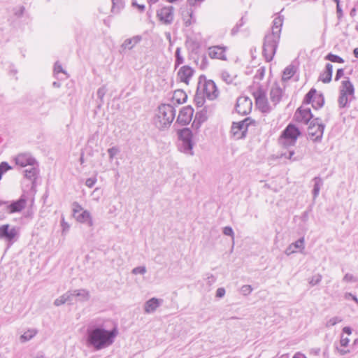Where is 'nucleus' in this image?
I'll return each mask as SVG.
<instances>
[{
	"label": "nucleus",
	"mask_w": 358,
	"mask_h": 358,
	"mask_svg": "<svg viewBox=\"0 0 358 358\" xmlns=\"http://www.w3.org/2000/svg\"><path fill=\"white\" fill-rule=\"evenodd\" d=\"M117 334V327L107 330L103 325L92 327L87 331V344L95 350H100L113 345Z\"/></svg>",
	"instance_id": "nucleus-1"
},
{
	"label": "nucleus",
	"mask_w": 358,
	"mask_h": 358,
	"mask_svg": "<svg viewBox=\"0 0 358 358\" xmlns=\"http://www.w3.org/2000/svg\"><path fill=\"white\" fill-rule=\"evenodd\" d=\"M283 16L279 15L273 21L271 31L266 34L263 43V55L267 62L273 59L280 38Z\"/></svg>",
	"instance_id": "nucleus-2"
},
{
	"label": "nucleus",
	"mask_w": 358,
	"mask_h": 358,
	"mask_svg": "<svg viewBox=\"0 0 358 358\" xmlns=\"http://www.w3.org/2000/svg\"><path fill=\"white\" fill-rule=\"evenodd\" d=\"M176 115L175 108L169 104H162L158 107L153 122L156 127L162 130L170 127Z\"/></svg>",
	"instance_id": "nucleus-3"
},
{
	"label": "nucleus",
	"mask_w": 358,
	"mask_h": 358,
	"mask_svg": "<svg viewBox=\"0 0 358 358\" xmlns=\"http://www.w3.org/2000/svg\"><path fill=\"white\" fill-rule=\"evenodd\" d=\"M197 90L210 100L215 99L219 95L215 83L211 80H206L203 75L199 78Z\"/></svg>",
	"instance_id": "nucleus-4"
},
{
	"label": "nucleus",
	"mask_w": 358,
	"mask_h": 358,
	"mask_svg": "<svg viewBox=\"0 0 358 358\" xmlns=\"http://www.w3.org/2000/svg\"><path fill=\"white\" fill-rule=\"evenodd\" d=\"M20 236V229L9 224L0 225V240L5 242L7 249L15 243Z\"/></svg>",
	"instance_id": "nucleus-5"
},
{
	"label": "nucleus",
	"mask_w": 358,
	"mask_h": 358,
	"mask_svg": "<svg viewBox=\"0 0 358 358\" xmlns=\"http://www.w3.org/2000/svg\"><path fill=\"white\" fill-rule=\"evenodd\" d=\"M178 148L181 152L193 155L192 132L189 128H184L178 131Z\"/></svg>",
	"instance_id": "nucleus-6"
},
{
	"label": "nucleus",
	"mask_w": 358,
	"mask_h": 358,
	"mask_svg": "<svg viewBox=\"0 0 358 358\" xmlns=\"http://www.w3.org/2000/svg\"><path fill=\"white\" fill-rule=\"evenodd\" d=\"M300 134L299 129L295 125L289 124L282 131L280 142L285 147L293 146Z\"/></svg>",
	"instance_id": "nucleus-7"
},
{
	"label": "nucleus",
	"mask_w": 358,
	"mask_h": 358,
	"mask_svg": "<svg viewBox=\"0 0 358 358\" xmlns=\"http://www.w3.org/2000/svg\"><path fill=\"white\" fill-rule=\"evenodd\" d=\"M252 94L255 99V103L257 108L264 113L271 112V107L269 106L266 94L262 87L258 86L257 89L252 92Z\"/></svg>",
	"instance_id": "nucleus-8"
},
{
	"label": "nucleus",
	"mask_w": 358,
	"mask_h": 358,
	"mask_svg": "<svg viewBox=\"0 0 358 358\" xmlns=\"http://www.w3.org/2000/svg\"><path fill=\"white\" fill-rule=\"evenodd\" d=\"M324 129V125L322 123L321 119L316 117L313 119L308 128V136L313 141H320Z\"/></svg>",
	"instance_id": "nucleus-9"
},
{
	"label": "nucleus",
	"mask_w": 358,
	"mask_h": 358,
	"mask_svg": "<svg viewBox=\"0 0 358 358\" xmlns=\"http://www.w3.org/2000/svg\"><path fill=\"white\" fill-rule=\"evenodd\" d=\"M5 206V209L9 214L20 213L26 207L27 199L24 195H22L18 200L10 203H8V201H0V206Z\"/></svg>",
	"instance_id": "nucleus-10"
},
{
	"label": "nucleus",
	"mask_w": 358,
	"mask_h": 358,
	"mask_svg": "<svg viewBox=\"0 0 358 358\" xmlns=\"http://www.w3.org/2000/svg\"><path fill=\"white\" fill-rule=\"evenodd\" d=\"M174 8L173 6H164L157 12L159 20L164 24H171L173 21Z\"/></svg>",
	"instance_id": "nucleus-11"
},
{
	"label": "nucleus",
	"mask_w": 358,
	"mask_h": 358,
	"mask_svg": "<svg viewBox=\"0 0 358 358\" xmlns=\"http://www.w3.org/2000/svg\"><path fill=\"white\" fill-rule=\"evenodd\" d=\"M252 106V100L248 96H240L238 98L236 104V110L241 115H247L251 110Z\"/></svg>",
	"instance_id": "nucleus-12"
},
{
	"label": "nucleus",
	"mask_w": 358,
	"mask_h": 358,
	"mask_svg": "<svg viewBox=\"0 0 358 358\" xmlns=\"http://www.w3.org/2000/svg\"><path fill=\"white\" fill-rule=\"evenodd\" d=\"M294 117L296 122L308 124L313 120V115L309 108H303L300 107L295 112Z\"/></svg>",
	"instance_id": "nucleus-13"
},
{
	"label": "nucleus",
	"mask_w": 358,
	"mask_h": 358,
	"mask_svg": "<svg viewBox=\"0 0 358 358\" xmlns=\"http://www.w3.org/2000/svg\"><path fill=\"white\" fill-rule=\"evenodd\" d=\"M247 121H250V118L247 117L245 120H243V121L233 123V124L231 126V133L237 139L245 137L247 131H246V128L244 127H245L244 124Z\"/></svg>",
	"instance_id": "nucleus-14"
},
{
	"label": "nucleus",
	"mask_w": 358,
	"mask_h": 358,
	"mask_svg": "<svg viewBox=\"0 0 358 358\" xmlns=\"http://www.w3.org/2000/svg\"><path fill=\"white\" fill-rule=\"evenodd\" d=\"M194 114V110L191 106L183 107L178 116L177 122L182 125L190 122Z\"/></svg>",
	"instance_id": "nucleus-15"
},
{
	"label": "nucleus",
	"mask_w": 358,
	"mask_h": 358,
	"mask_svg": "<svg viewBox=\"0 0 358 358\" xmlns=\"http://www.w3.org/2000/svg\"><path fill=\"white\" fill-rule=\"evenodd\" d=\"M227 48L221 45H215L208 48V54L211 59H217L221 60H226L225 52Z\"/></svg>",
	"instance_id": "nucleus-16"
},
{
	"label": "nucleus",
	"mask_w": 358,
	"mask_h": 358,
	"mask_svg": "<svg viewBox=\"0 0 358 358\" xmlns=\"http://www.w3.org/2000/svg\"><path fill=\"white\" fill-rule=\"evenodd\" d=\"M15 161L17 165L22 167L36 164V159L29 153H21L16 156Z\"/></svg>",
	"instance_id": "nucleus-17"
},
{
	"label": "nucleus",
	"mask_w": 358,
	"mask_h": 358,
	"mask_svg": "<svg viewBox=\"0 0 358 358\" xmlns=\"http://www.w3.org/2000/svg\"><path fill=\"white\" fill-rule=\"evenodd\" d=\"M193 73L194 70L190 66H183L178 71V76L182 82L187 84Z\"/></svg>",
	"instance_id": "nucleus-18"
},
{
	"label": "nucleus",
	"mask_w": 358,
	"mask_h": 358,
	"mask_svg": "<svg viewBox=\"0 0 358 358\" xmlns=\"http://www.w3.org/2000/svg\"><path fill=\"white\" fill-rule=\"evenodd\" d=\"M341 92H344L345 95L355 98V88L349 78H345V80L342 81L340 87V93Z\"/></svg>",
	"instance_id": "nucleus-19"
},
{
	"label": "nucleus",
	"mask_w": 358,
	"mask_h": 358,
	"mask_svg": "<svg viewBox=\"0 0 358 358\" xmlns=\"http://www.w3.org/2000/svg\"><path fill=\"white\" fill-rule=\"evenodd\" d=\"M304 238L301 237L296 242L290 244L285 250V254L289 256L294 252H296V250L299 249L301 251L303 250L305 248L304 246Z\"/></svg>",
	"instance_id": "nucleus-20"
},
{
	"label": "nucleus",
	"mask_w": 358,
	"mask_h": 358,
	"mask_svg": "<svg viewBox=\"0 0 358 358\" xmlns=\"http://www.w3.org/2000/svg\"><path fill=\"white\" fill-rule=\"evenodd\" d=\"M160 306V300L156 298H152L147 301L144 305V311L145 313H151L156 310Z\"/></svg>",
	"instance_id": "nucleus-21"
},
{
	"label": "nucleus",
	"mask_w": 358,
	"mask_h": 358,
	"mask_svg": "<svg viewBox=\"0 0 358 358\" xmlns=\"http://www.w3.org/2000/svg\"><path fill=\"white\" fill-rule=\"evenodd\" d=\"M142 40L141 36H134L130 38L126 39L121 45V48L124 50H131L136 44Z\"/></svg>",
	"instance_id": "nucleus-22"
},
{
	"label": "nucleus",
	"mask_w": 358,
	"mask_h": 358,
	"mask_svg": "<svg viewBox=\"0 0 358 358\" xmlns=\"http://www.w3.org/2000/svg\"><path fill=\"white\" fill-rule=\"evenodd\" d=\"M282 90L279 86H274L270 91V99L273 103L274 106H276L281 100L282 98Z\"/></svg>",
	"instance_id": "nucleus-23"
},
{
	"label": "nucleus",
	"mask_w": 358,
	"mask_h": 358,
	"mask_svg": "<svg viewBox=\"0 0 358 358\" xmlns=\"http://www.w3.org/2000/svg\"><path fill=\"white\" fill-rule=\"evenodd\" d=\"M333 73L332 64L327 63L325 66V70L320 76V80L324 83H329L331 80Z\"/></svg>",
	"instance_id": "nucleus-24"
},
{
	"label": "nucleus",
	"mask_w": 358,
	"mask_h": 358,
	"mask_svg": "<svg viewBox=\"0 0 358 358\" xmlns=\"http://www.w3.org/2000/svg\"><path fill=\"white\" fill-rule=\"evenodd\" d=\"M78 222L81 223H86L89 227L93 225V221L91 215L88 210H83L80 214L76 216Z\"/></svg>",
	"instance_id": "nucleus-25"
},
{
	"label": "nucleus",
	"mask_w": 358,
	"mask_h": 358,
	"mask_svg": "<svg viewBox=\"0 0 358 358\" xmlns=\"http://www.w3.org/2000/svg\"><path fill=\"white\" fill-rule=\"evenodd\" d=\"M24 172L25 178L34 182L38 174V164L31 166L30 168L25 169Z\"/></svg>",
	"instance_id": "nucleus-26"
},
{
	"label": "nucleus",
	"mask_w": 358,
	"mask_h": 358,
	"mask_svg": "<svg viewBox=\"0 0 358 358\" xmlns=\"http://www.w3.org/2000/svg\"><path fill=\"white\" fill-rule=\"evenodd\" d=\"M313 180L314 182L313 196V199H315L319 195L321 187L323 185V180L319 176L315 177Z\"/></svg>",
	"instance_id": "nucleus-27"
},
{
	"label": "nucleus",
	"mask_w": 358,
	"mask_h": 358,
	"mask_svg": "<svg viewBox=\"0 0 358 358\" xmlns=\"http://www.w3.org/2000/svg\"><path fill=\"white\" fill-rule=\"evenodd\" d=\"M206 110L205 109L201 110L196 113L195 119L193 122L192 126H195L196 127H199V125L205 122L207 120V116L206 115Z\"/></svg>",
	"instance_id": "nucleus-28"
},
{
	"label": "nucleus",
	"mask_w": 358,
	"mask_h": 358,
	"mask_svg": "<svg viewBox=\"0 0 358 358\" xmlns=\"http://www.w3.org/2000/svg\"><path fill=\"white\" fill-rule=\"evenodd\" d=\"M353 99L350 96L345 95L344 92L340 93L338 100L339 107L341 108L349 107V102Z\"/></svg>",
	"instance_id": "nucleus-29"
},
{
	"label": "nucleus",
	"mask_w": 358,
	"mask_h": 358,
	"mask_svg": "<svg viewBox=\"0 0 358 358\" xmlns=\"http://www.w3.org/2000/svg\"><path fill=\"white\" fill-rule=\"evenodd\" d=\"M324 103V99L322 94H316L313 99L312 106L315 109L320 108Z\"/></svg>",
	"instance_id": "nucleus-30"
},
{
	"label": "nucleus",
	"mask_w": 358,
	"mask_h": 358,
	"mask_svg": "<svg viewBox=\"0 0 358 358\" xmlns=\"http://www.w3.org/2000/svg\"><path fill=\"white\" fill-rule=\"evenodd\" d=\"M74 294L80 301H87L90 296L89 291L85 289H75Z\"/></svg>",
	"instance_id": "nucleus-31"
},
{
	"label": "nucleus",
	"mask_w": 358,
	"mask_h": 358,
	"mask_svg": "<svg viewBox=\"0 0 358 358\" xmlns=\"http://www.w3.org/2000/svg\"><path fill=\"white\" fill-rule=\"evenodd\" d=\"M187 96L182 90H176L173 93V99L176 100L178 103H182L186 101Z\"/></svg>",
	"instance_id": "nucleus-32"
},
{
	"label": "nucleus",
	"mask_w": 358,
	"mask_h": 358,
	"mask_svg": "<svg viewBox=\"0 0 358 358\" xmlns=\"http://www.w3.org/2000/svg\"><path fill=\"white\" fill-rule=\"evenodd\" d=\"M37 334V330L35 329H29L25 331L21 336V342H26L34 338Z\"/></svg>",
	"instance_id": "nucleus-33"
},
{
	"label": "nucleus",
	"mask_w": 358,
	"mask_h": 358,
	"mask_svg": "<svg viewBox=\"0 0 358 358\" xmlns=\"http://www.w3.org/2000/svg\"><path fill=\"white\" fill-rule=\"evenodd\" d=\"M295 73L294 67L292 65L287 66L283 71L282 80H287L290 79Z\"/></svg>",
	"instance_id": "nucleus-34"
},
{
	"label": "nucleus",
	"mask_w": 358,
	"mask_h": 358,
	"mask_svg": "<svg viewBox=\"0 0 358 358\" xmlns=\"http://www.w3.org/2000/svg\"><path fill=\"white\" fill-rule=\"evenodd\" d=\"M317 91L315 89H311L305 96L303 103L309 104L313 103V99L316 95Z\"/></svg>",
	"instance_id": "nucleus-35"
},
{
	"label": "nucleus",
	"mask_w": 358,
	"mask_h": 358,
	"mask_svg": "<svg viewBox=\"0 0 358 358\" xmlns=\"http://www.w3.org/2000/svg\"><path fill=\"white\" fill-rule=\"evenodd\" d=\"M204 96L205 95H203L201 92H198V90H196L194 102L198 107H201L204 104Z\"/></svg>",
	"instance_id": "nucleus-36"
},
{
	"label": "nucleus",
	"mask_w": 358,
	"mask_h": 358,
	"mask_svg": "<svg viewBox=\"0 0 358 358\" xmlns=\"http://www.w3.org/2000/svg\"><path fill=\"white\" fill-rule=\"evenodd\" d=\"M325 59L329 60L331 62H335V63H343L344 62V60L343 58H341V57H339L336 55H334L332 53H329L325 57Z\"/></svg>",
	"instance_id": "nucleus-37"
},
{
	"label": "nucleus",
	"mask_w": 358,
	"mask_h": 358,
	"mask_svg": "<svg viewBox=\"0 0 358 358\" xmlns=\"http://www.w3.org/2000/svg\"><path fill=\"white\" fill-rule=\"evenodd\" d=\"M107 92V89L106 86H102L99 87L96 92V96L98 99L100 100L99 105H101L103 103V97Z\"/></svg>",
	"instance_id": "nucleus-38"
},
{
	"label": "nucleus",
	"mask_w": 358,
	"mask_h": 358,
	"mask_svg": "<svg viewBox=\"0 0 358 358\" xmlns=\"http://www.w3.org/2000/svg\"><path fill=\"white\" fill-rule=\"evenodd\" d=\"M180 48H177L176 50V64L175 68L176 69L179 65L182 64L184 62V59L180 55Z\"/></svg>",
	"instance_id": "nucleus-39"
},
{
	"label": "nucleus",
	"mask_w": 358,
	"mask_h": 358,
	"mask_svg": "<svg viewBox=\"0 0 358 358\" xmlns=\"http://www.w3.org/2000/svg\"><path fill=\"white\" fill-rule=\"evenodd\" d=\"M68 299H69V296L65 295V294H64L63 295L60 296L59 297H58L57 299H56L55 300L54 305L56 306H59L66 303L68 301Z\"/></svg>",
	"instance_id": "nucleus-40"
},
{
	"label": "nucleus",
	"mask_w": 358,
	"mask_h": 358,
	"mask_svg": "<svg viewBox=\"0 0 358 358\" xmlns=\"http://www.w3.org/2000/svg\"><path fill=\"white\" fill-rule=\"evenodd\" d=\"M110 161H112L113 158L120 152V149L117 146H113L107 150Z\"/></svg>",
	"instance_id": "nucleus-41"
},
{
	"label": "nucleus",
	"mask_w": 358,
	"mask_h": 358,
	"mask_svg": "<svg viewBox=\"0 0 358 358\" xmlns=\"http://www.w3.org/2000/svg\"><path fill=\"white\" fill-rule=\"evenodd\" d=\"M342 320H343L342 318L340 317H331V319H329L327 322L325 326H326V327L329 328L330 327L336 325V324H338L339 322H341Z\"/></svg>",
	"instance_id": "nucleus-42"
},
{
	"label": "nucleus",
	"mask_w": 358,
	"mask_h": 358,
	"mask_svg": "<svg viewBox=\"0 0 358 358\" xmlns=\"http://www.w3.org/2000/svg\"><path fill=\"white\" fill-rule=\"evenodd\" d=\"M322 275L320 274H317L315 275H313L310 280L309 283L312 286L316 285L319 284L322 280Z\"/></svg>",
	"instance_id": "nucleus-43"
},
{
	"label": "nucleus",
	"mask_w": 358,
	"mask_h": 358,
	"mask_svg": "<svg viewBox=\"0 0 358 358\" xmlns=\"http://www.w3.org/2000/svg\"><path fill=\"white\" fill-rule=\"evenodd\" d=\"M252 287L248 285H243L241 288V293L245 296L250 294L252 292Z\"/></svg>",
	"instance_id": "nucleus-44"
},
{
	"label": "nucleus",
	"mask_w": 358,
	"mask_h": 358,
	"mask_svg": "<svg viewBox=\"0 0 358 358\" xmlns=\"http://www.w3.org/2000/svg\"><path fill=\"white\" fill-rule=\"evenodd\" d=\"M132 273L134 275L144 274L146 273V268L145 266H137L132 270Z\"/></svg>",
	"instance_id": "nucleus-45"
},
{
	"label": "nucleus",
	"mask_w": 358,
	"mask_h": 358,
	"mask_svg": "<svg viewBox=\"0 0 358 358\" xmlns=\"http://www.w3.org/2000/svg\"><path fill=\"white\" fill-rule=\"evenodd\" d=\"M11 169V166H9V164L7 162H1L0 164V172L2 173H4L7 171Z\"/></svg>",
	"instance_id": "nucleus-46"
},
{
	"label": "nucleus",
	"mask_w": 358,
	"mask_h": 358,
	"mask_svg": "<svg viewBox=\"0 0 358 358\" xmlns=\"http://www.w3.org/2000/svg\"><path fill=\"white\" fill-rule=\"evenodd\" d=\"M343 280L347 282H357V279L350 273H346L344 275Z\"/></svg>",
	"instance_id": "nucleus-47"
},
{
	"label": "nucleus",
	"mask_w": 358,
	"mask_h": 358,
	"mask_svg": "<svg viewBox=\"0 0 358 358\" xmlns=\"http://www.w3.org/2000/svg\"><path fill=\"white\" fill-rule=\"evenodd\" d=\"M223 234L226 236L234 237V231L231 227H225L223 229Z\"/></svg>",
	"instance_id": "nucleus-48"
},
{
	"label": "nucleus",
	"mask_w": 358,
	"mask_h": 358,
	"mask_svg": "<svg viewBox=\"0 0 358 358\" xmlns=\"http://www.w3.org/2000/svg\"><path fill=\"white\" fill-rule=\"evenodd\" d=\"M344 298L345 299H352L358 305V299L355 295H353L352 294H351L350 292H346L344 294Z\"/></svg>",
	"instance_id": "nucleus-49"
},
{
	"label": "nucleus",
	"mask_w": 358,
	"mask_h": 358,
	"mask_svg": "<svg viewBox=\"0 0 358 358\" xmlns=\"http://www.w3.org/2000/svg\"><path fill=\"white\" fill-rule=\"evenodd\" d=\"M54 71L55 73H64L62 65L59 62H56L54 66Z\"/></svg>",
	"instance_id": "nucleus-50"
},
{
	"label": "nucleus",
	"mask_w": 358,
	"mask_h": 358,
	"mask_svg": "<svg viewBox=\"0 0 358 358\" xmlns=\"http://www.w3.org/2000/svg\"><path fill=\"white\" fill-rule=\"evenodd\" d=\"M73 215H76V214L78 212H80V210H83L82 208V206L77 202H74L73 203Z\"/></svg>",
	"instance_id": "nucleus-51"
},
{
	"label": "nucleus",
	"mask_w": 358,
	"mask_h": 358,
	"mask_svg": "<svg viewBox=\"0 0 358 358\" xmlns=\"http://www.w3.org/2000/svg\"><path fill=\"white\" fill-rule=\"evenodd\" d=\"M96 180L95 178H87L85 181V185L86 186H87L88 187H92L95 182H96Z\"/></svg>",
	"instance_id": "nucleus-52"
},
{
	"label": "nucleus",
	"mask_w": 358,
	"mask_h": 358,
	"mask_svg": "<svg viewBox=\"0 0 358 358\" xmlns=\"http://www.w3.org/2000/svg\"><path fill=\"white\" fill-rule=\"evenodd\" d=\"M349 342H350V339L348 338H347V337L344 338L343 335L341 336V341H340V343H341V346H343V347L348 346L349 344Z\"/></svg>",
	"instance_id": "nucleus-53"
},
{
	"label": "nucleus",
	"mask_w": 358,
	"mask_h": 358,
	"mask_svg": "<svg viewBox=\"0 0 358 358\" xmlns=\"http://www.w3.org/2000/svg\"><path fill=\"white\" fill-rule=\"evenodd\" d=\"M65 295H68L69 296V299H68L67 302L71 303L73 302V298L75 297L74 290L66 292L65 293Z\"/></svg>",
	"instance_id": "nucleus-54"
},
{
	"label": "nucleus",
	"mask_w": 358,
	"mask_h": 358,
	"mask_svg": "<svg viewBox=\"0 0 358 358\" xmlns=\"http://www.w3.org/2000/svg\"><path fill=\"white\" fill-rule=\"evenodd\" d=\"M61 225L62 227L63 231H68L70 227L69 224L65 221L64 217H62Z\"/></svg>",
	"instance_id": "nucleus-55"
},
{
	"label": "nucleus",
	"mask_w": 358,
	"mask_h": 358,
	"mask_svg": "<svg viewBox=\"0 0 358 358\" xmlns=\"http://www.w3.org/2000/svg\"><path fill=\"white\" fill-rule=\"evenodd\" d=\"M225 294V289L223 287L218 288L216 291V296L222 298Z\"/></svg>",
	"instance_id": "nucleus-56"
},
{
	"label": "nucleus",
	"mask_w": 358,
	"mask_h": 358,
	"mask_svg": "<svg viewBox=\"0 0 358 358\" xmlns=\"http://www.w3.org/2000/svg\"><path fill=\"white\" fill-rule=\"evenodd\" d=\"M344 71L343 69H338L336 71L335 80L338 81L342 76H343Z\"/></svg>",
	"instance_id": "nucleus-57"
},
{
	"label": "nucleus",
	"mask_w": 358,
	"mask_h": 358,
	"mask_svg": "<svg viewBox=\"0 0 358 358\" xmlns=\"http://www.w3.org/2000/svg\"><path fill=\"white\" fill-rule=\"evenodd\" d=\"M336 13L338 20H341L343 15V10L340 5H336Z\"/></svg>",
	"instance_id": "nucleus-58"
},
{
	"label": "nucleus",
	"mask_w": 358,
	"mask_h": 358,
	"mask_svg": "<svg viewBox=\"0 0 358 358\" xmlns=\"http://www.w3.org/2000/svg\"><path fill=\"white\" fill-rule=\"evenodd\" d=\"M294 155V152L293 150L289 151L287 153L285 152L282 155V156H284L285 158H287L289 159H292V157Z\"/></svg>",
	"instance_id": "nucleus-59"
},
{
	"label": "nucleus",
	"mask_w": 358,
	"mask_h": 358,
	"mask_svg": "<svg viewBox=\"0 0 358 358\" xmlns=\"http://www.w3.org/2000/svg\"><path fill=\"white\" fill-rule=\"evenodd\" d=\"M222 78H224V80L226 82H227L229 83L231 82V79L229 78V76L228 75V73L227 72L222 73Z\"/></svg>",
	"instance_id": "nucleus-60"
},
{
	"label": "nucleus",
	"mask_w": 358,
	"mask_h": 358,
	"mask_svg": "<svg viewBox=\"0 0 358 358\" xmlns=\"http://www.w3.org/2000/svg\"><path fill=\"white\" fill-rule=\"evenodd\" d=\"M343 332L348 335H350L352 334V329L350 327H345L343 329Z\"/></svg>",
	"instance_id": "nucleus-61"
},
{
	"label": "nucleus",
	"mask_w": 358,
	"mask_h": 358,
	"mask_svg": "<svg viewBox=\"0 0 358 358\" xmlns=\"http://www.w3.org/2000/svg\"><path fill=\"white\" fill-rule=\"evenodd\" d=\"M337 350L338 351V352L340 353V355H345L346 354H348L350 352V350H343V349H338L337 348Z\"/></svg>",
	"instance_id": "nucleus-62"
},
{
	"label": "nucleus",
	"mask_w": 358,
	"mask_h": 358,
	"mask_svg": "<svg viewBox=\"0 0 358 358\" xmlns=\"http://www.w3.org/2000/svg\"><path fill=\"white\" fill-rule=\"evenodd\" d=\"M24 10V8L23 6H21V7H20L19 10L15 13V15L20 17V16L22 15Z\"/></svg>",
	"instance_id": "nucleus-63"
},
{
	"label": "nucleus",
	"mask_w": 358,
	"mask_h": 358,
	"mask_svg": "<svg viewBox=\"0 0 358 358\" xmlns=\"http://www.w3.org/2000/svg\"><path fill=\"white\" fill-rule=\"evenodd\" d=\"M293 358H306V356L303 354L300 353V352H296L294 355Z\"/></svg>",
	"instance_id": "nucleus-64"
}]
</instances>
